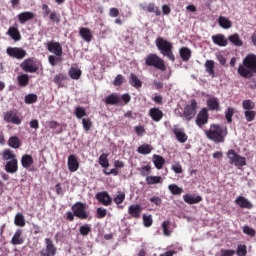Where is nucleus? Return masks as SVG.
I'll use <instances>...</instances> for the list:
<instances>
[{
	"instance_id": "obj_42",
	"label": "nucleus",
	"mask_w": 256,
	"mask_h": 256,
	"mask_svg": "<svg viewBox=\"0 0 256 256\" xmlns=\"http://www.w3.org/2000/svg\"><path fill=\"white\" fill-rule=\"evenodd\" d=\"M147 185H157L163 183L161 176H147L145 179Z\"/></svg>"
},
{
	"instance_id": "obj_2",
	"label": "nucleus",
	"mask_w": 256,
	"mask_h": 256,
	"mask_svg": "<svg viewBox=\"0 0 256 256\" xmlns=\"http://www.w3.org/2000/svg\"><path fill=\"white\" fill-rule=\"evenodd\" d=\"M205 135L214 143H224L225 137H227V128L219 124H211L209 130L205 131Z\"/></svg>"
},
{
	"instance_id": "obj_31",
	"label": "nucleus",
	"mask_w": 256,
	"mask_h": 256,
	"mask_svg": "<svg viewBox=\"0 0 256 256\" xmlns=\"http://www.w3.org/2000/svg\"><path fill=\"white\" fill-rule=\"evenodd\" d=\"M205 71L210 75V77H215V61L213 60H206L205 64Z\"/></svg>"
},
{
	"instance_id": "obj_22",
	"label": "nucleus",
	"mask_w": 256,
	"mask_h": 256,
	"mask_svg": "<svg viewBox=\"0 0 256 256\" xmlns=\"http://www.w3.org/2000/svg\"><path fill=\"white\" fill-rule=\"evenodd\" d=\"M17 18H18L19 23H21V25H25V23H27V21H31V20L35 19V13L30 12V11H24V12L18 14Z\"/></svg>"
},
{
	"instance_id": "obj_38",
	"label": "nucleus",
	"mask_w": 256,
	"mask_h": 256,
	"mask_svg": "<svg viewBox=\"0 0 256 256\" xmlns=\"http://www.w3.org/2000/svg\"><path fill=\"white\" fill-rule=\"evenodd\" d=\"M2 159L3 161H14V159H17V155L13 153V150L6 149L2 153Z\"/></svg>"
},
{
	"instance_id": "obj_43",
	"label": "nucleus",
	"mask_w": 256,
	"mask_h": 256,
	"mask_svg": "<svg viewBox=\"0 0 256 256\" xmlns=\"http://www.w3.org/2000/svg\"><path fill=\"white\" fill-rule=\"evenodd\" d=\"M151 151H153V148L149 144H143L137 149V152L140 153V155H149Z\"/></svg>"
},
{
	"instance_id": "obj_64",
	"label": "nucleus",
	"mask_w": 256,
	"mask_h": 256,
	"mask_svg": "<svg viewBox=\"0 0 256 256\" xmlns=\"http://www.w3.org/2000/svg\"><path fill=\"white\" fill-rule=\"evenodd\" d=\"M235 255V250L231 249H221L220 256H233Z\"/></svg>"
},
{
	"instance_id": "obj_23",
	"label": "nucleus",
	"mask_w": 256,
	"mask_h": 256,
	"mask_svg": "<svg viewBox=\"0 0 256 256\" xmlns=\"http://www.w3.org/2000/svg\"><path fill=\"white\" fill-rule=\"evenodd\" d=\"M212 41L214 45H217L218 47H227V45H229V40H227L223 34L213 35Z\"/></svg>"
},
{
	"instance_id": "obj_12",
	"label": "nucleus",
	"mask_w": 256,
	"mask_h": 256,
	"mask_svg": "<svg viewBox=\"0 0 256 256\" xmlns=\"http://www.w3.org/2000/svg\"><path fill=\"white\" fill-rule=\"evenodd\" d=\"M46 248L40 251L41 256H55L57 255V247L53 244V240L51 238L45 239Z\"/></svg>"
},
{
	"instance_id": "obj_63",
	"label": "nucleus",
	"mask_w": 256,
	"mask_h": 256,
	"mask_svg": "<svg viewBox=\"0 0 256 256\" xmlns=\"http://www.w3.org/2000/svg\"><path fill=\"white\" fill-rule=\"evenodd\" d=\"M96 213L98 215V219H105V217H107V209L105 208H97Z\"/></svg>"
},
{
	"instance_id": "obj_24",
	"label": "nucleus",
	"mask_w": 256,
	"mask_h": 256,
	"mask_svg": "<svg viewBox=\"0 0 256 256\" xmlns=\"http://www.w3.org/2000/svg\"><path fill=\"white\" fill-rule=\"evenodd\" d=\"M79 35L83 40L86 41V43H91V41H93V32H91V29L87 27H81L79 30Z\"/></svg>"
},
{
	"instance_id": "obj_34",
	"label": "nucleus",
	"mask_w": 256,
	"mask_h": 256,
	"mask_svg": "<svg viewBox=\"0 0 256 256\" xmlns=\"http://www.w3.org/2000/svg\"><path fill=\"white\" fill-rule=\"evenodd\" d=\"M129 83L132 87H135V89H141L143 87V82L141 81V79H138L137 75H135L134 73L130 74Z\"/></svg>"
},
{
	"instance_id": "obj_45",
	"label": "nucleus",
	"mask_w": 256,
	"mask_h": 256,
	"mask_svg": "<svg viewBox=\"0 0 256 256\" xmlns=\"http://www.w3.org/2000/svg\"><path fill=\"white\" fill-rule=\"evenodd\" d=\"M242 109L245 111H253V109H255V102L251 99L242 101Z\"/></svg>"
},
{
	"instance_id": "obj_1",
	"label": "nucleus",
	"mask_w": 256,
	"mask_h": 256,
	"mask_svg": "<svg viewBox=\"0 0 256 256\" xmlns=\"http://www.w3.org/2000/svg\"><path fill=\"white\" fill-rule=\"evenodd\" d=\"M237 73L244 79H252L256 74V55L248 54L243 60V64L238 66Z\"/></svg>"
},
{
	"instance_id": "obj_27",
	"label": "nucleus",
	"mask_w": 256,
	"mask_h": 256,
	"mask_svg": "<svg viewBox=\"0 0 256 256\" xmlns=\"http://www.w3.org/2000/svg\"><path fill=\"white\" fill-rule=\"evenodd\" d=\"M13 41H21V32L17 27H10L6 33Z\"/></svg>"
},
{
	"instance_id": "obj_8",
	"label": "nucleus",
	"mask_w": 256,
	"mask_h": 256,
	"mask_svg": "<svg viewBox=\"0 0 256 256\" xmlns=\"http://www.w3.org/2000/svg\"><path fill=\"white\" fill-rule=\"evenodd\" d=\"M197 109H199L197 100L191 99L190 104H187L183 111V117L186 119V121H192V119H195V115H197Z\"/></svg>"
},
{
	"instance_id": "obj_57",
	"label": "nucleus",
	"mask_w": 256,
	"mask_h": 256,
	"mask_svg": "<svg viewBox=\"0 0 256 256\" xmlns=\"http://www.w3.org/2000/svg\"><path fill=\"white\" fill-rule=\"evenodd\" d=\"M236 254L238 256H247V245L239 244L237 246Z\"/></svg>"
},
{
	"instance_id": "obj_5",
	"label": "nucleus",
	"mask_w": 256,
	"mask_h": 256,
	"mask_svg": "<svg viewBox=\"0 0 256 256\" xmlns=\"http://www.w3.org/2000/svg\"><path fill=\"white\" fill-rule=\"evenodd\" d=\"M226 157L229 165H234V167H237L238 169H241V167H245V165H247V158L239 155L233 149L228 150Z\"/></svg>"
},
{
	"instance_id": "obj_47",
	"label": "nucleus",
	"mask_w": 256,
	"mask_h": 256,
	"mask_svg": "<svg viewBox=\"0 0 256 256\" xmlns=\"http://www.w3.org/2000/svg\"><path fill=\"white\" fill-rule=\"evenodd\" d=\"M244 117L247 123H251L252 121H255V117H256L255 110H245Z\"/></svg>"
},
{
	"instance_id": "obj_58",
	"label": "nucleus",
	"mask_w": 256,
	"mask_h": 256,
	"mask_svg": "<svg viewBox=\"0 0 256 256\" xmlns=\"http://www.w3.org/2000/svg\"><path fill=\"white\" fill-rule=\"evenodd\" d=\"M99 165H101V167H104V168L109 167V159L107 158V154H102L99 157Z\"/></svg>"
},
{
	"instance_id": "obj_49",
	"label": "nucleus",
	"mask_w": 256,
	"mask_h": 256,
	"mask_svg": "<svg viewBox=\"0 0 256 256\" xmlns=\"http://www.w3.org/2000/svg\"><path fill=\"white\" fill-rule=\"evenodd\" d=\"M233 115H235V108L228 107L225 112V119L227 123H233Z\"/></svg>"
},
{
	"instance_id": "obj_56",
	"label": "nucleus",
	"mask_w": 256,
	"mask_h": 256,
	"mask_svg": "<svg viewBox=\"0 0 256 256\" xmlns=\"http://www.w3.org/2000/svg\"><path fill=\"white\" fill-rule=\"evenodd\" d=\"M82 125L84 131H91V127H93V122L89 118H83Z\"/></svg>"
},
{
	"instance_id": "obj_29",
	"label": "nucleus",
	"mask_w": 256,
	"mask_h": 256,
	"mask_svg": "<svg viewBox=\"0 0 256 256\" xmlns=\"http://www.w3.org/2000/svg\"><path fill=\"white\" fill-rule=\"evenodd\" d=\"M140 7L141 9H143V11H147L148 13H155L157 17L161 15V10L159 9V7L155 6V3H149L146 7L143 5H140Z\"/></svg>"
},
{
	"instance_id": "obj_51",
	"label": "nucleus",
	"mask_w": 256,
	"mask_h": 256,
	"mask_svg": "<svg viewBox=\"0 0 256 256\" xmlns=\"http://www.w3.org/2000/svg\"><path fill=\"white\" fill-rule=\"evenodd\" d=\"M168 189L172 195H181L183 193V188L178 187L177 184H170Z\"/></svg>"
},
{
	"instance_id": "obj_13",
	"label": "nucleus",
	"mask_w": 256,
	"mask_h": 256,
	"mask_svg": "<svg viewBox=\"0 0 256 256\" xmlns=\"http://www.w3.org/2000/svg\"><path fill=\"white\" fill-rule=\"evenodd\" d=\"M96 199L100 205H104V207H109L113 203V198L107 191L98 192L96 194Z\"/></svg>"
},
{
	"instance_id": "obj_7",
	"label": "nucleus",
	"mask_w": 256,
	"mask_h": 256,
	"mask_svg": "<svg viewBox=\"0 0 256 256\" xmlns=\"http://www.w3.org/2000/svg\"><path fill=\"white\" fill-rule=\"evenodd\" d=\"M20 68L25 73H37L39 71V61L33 57L27 58L21 62Z\"/></svg>"
},
{
	"instance_id": "obj_20",
	"label": "nucleus",
	"mask_w": 256,
	"mask_h": 256,
	"mask_svg": "<svg viewBox=\"0 0 256 256\" xmlns=\"http://www.w3.org/2000/svg\"><path fill=\"white\" fill-rule=\"evenodd\" d=\"M206 105L209 111H221V103L219 102V98L211 97L206 101Z\"/></svg>"
},
{
	"instance_id": "obj_26",
	"label": "nucleus",
	"mask_w": 256,
	"mask_h": 256,
	"mask_svg": "<svg viewBox=\"0 0 256 256\" xmlns=\"http://www.w3.org/2000/svg\"><path fill=\"white\" fill-rule=\"evenodd\" d=\"M104 103L106 105H119L121 103V96L119 94H110L105 98Z\"/></svg>"
},
{
	"instance_id": "obj_55",
	"label": "nucleus",
	"mask_w": 256,
	"mask_h": 256,
	"mask_svg": "<svg viewBox=\"0 0 256 256\" xmlns=\"http://www.w3.org/2000/svg\"><path fill=\"white\" fill-rule=\"evenodd\" d=\"M49 19L52 23H61V16L57 11H52L49 15Z\"/></svg>"
},
{
	"instance_id": "obj_21",
	"label": "nucleus",
	"mask_w": 256,
	"mask_h": 256,
	"mask_svg": "<svg viewBox=\"0 0 256 256\" xmlns=\"http://www.w3.org/2000/svg\"><path fill=\"white\" fill-rule=\"evenodd\" d=\"M236 205L241 209H253V203L249 201V199L245 198L244 196H239L235 199Z\"/></svg>"
},
{
	"instance_id": "obj_11",
	"label": "nucleus",
	"mask_w": 256,
	"mask_h": 256,
	"mask_svg": "<svg viewBox=\"0 0 256 256\" xmlns=\"http://www.w3.org/2000/svg\"><path fill=\"white\" fill-rule=\"evenodd\" d=\"M207 123H209V110L202 108L196 116V125L200 129H203L204 125H207Z\"/></svg>"
},
{
	"instance_id": "obj_15",
	"label": "nucleus",
	"mask_w": 256,
	"mask_h": 256,
	"mask_svg": "<svg viewBox=\"0 0 256 256\" xmlns=\"http://www.w3.org/2000/svg\"><path fill=\"white\" fill-rule=\"evenodd\" d=\"M141 213H143V208L140 204H132L128 207V214L133 219H139L141 218Z\"/></svg>"
},
{
	"instance_id": "obj_3",
	"label": "nucleus",
	"mask_w": 256,
	"mask_h": 256,
	"mask_svg": "<svg viewBox=\"0 0 256 256\" xmlns=\"http://www.w3.org/2000/svg\"><path fill=\"white\" fill-rule=\"evenodd\" d=\"M155 45L163 57H167L170 61H175V54H173V43L161 36L155 40Z\"/></svg>"
},
{
	"instance_id": "obj_62",
	"label": "nucleus",
	"mask_w": 256,
	"mask_h": 256,
	"mask_svg": "<svg viewBox=\"0 0 256 256\" xmlns=\"http://www.w3.org/2000/svg\"><path fill=\"white\" fill-rule=\"evenodd\" d=\"M143 224L144 227H151V225H153V218L151 217V215H143Z\"/></svg>"
},
{
	"instance_id": "obj_48",
	"label": "nucleus",
	"mask_w": 256,
	"mask_h": 256,
	"mask_svg": "<svg viewBox=\"0 0 256 256\" xmlns=\"http://www.w3.org/2000/svg\"><path fill=\"white\" fill-rule=\"evenodd\" d=\"M75 117L77 119H83V117H87V111L84 107L78 106L75 108Z\"/></svg>"
},
{
	"instance_id": "obj_54",
	"label": "nucleus",
	"mask_w": 256,
	"mask_h": 256,
	"mask_svg": "<svg viewBox=\"0 0 256 256\" xmlns=\"http://www.w3.org/2000/svg\"><path fill=\"white\" fill-rule=\"evenodd\" d=\"M115 205H121L125 201V192H118V194L113 199Z\"/></svg>"
},
{
	"instance_id": "obj_36",
	"label": "nucleus",
	"mask_w": 256,
	"mask_h": 256,
	"mask_svg": "<svg viewBox=\"0 0 256 256\" xmlns=\"http://www.w3.org/2000/svg\"><path fill=\"white\" fill-rule=\"evenodd\" d=\"M228 41H230L232 45H235V47H243V40H241V37H239L237 33L230 35Z\"/></svg>"
},
{
	"instance_id": "obj_44",
	"label": "nucleus",
	"mask_w": 256,
	"mask_h": 256,
	"mask_svg": "<svg viewBox=\"0 0 256 256\" xmlns=\"http://www.w3.org/2000/svg\"><path fill=\"white\" fill-rule=\"evenodd\" d=\"M14 223L17 227H25V216L23 213L16 214L14 218Z\"/></svg>"
},
{
	"instance_id": "obj_4",
	"label": "nucleus",
	"mask_w": 256,
	"mask_h": 256,
	"mask_svg": "<svg viewBox=\"0 0 256 256\" xmlns=\"http://www.w3.org/2000/svg\"><path fill=\"white\" fill-rule=\"evenodd\" d=\"M144 61L147 67H154V69H157L158 71H167L165 60L159 57L156 53L146 55Z\"/></svg>"
},
{
	"instance_id": "obj_18",
	"label": "nucleus",
	"mask_w": 256,
	"mask_h": 256,
	"mask_svg": "<svg viewBox=\"0 0 256 256\" xmlns=\"http://www.w3.org/2000/svg\"><path fill=\"white\" fill-rule=\"evenodd\" d=\"M148 115L152 119V121H154L155 123H159V121H161V119H163L164 117V114L161 111V109L157 107L150 108Z\"/></svg>"
},
{
	"instance_id": "obj_61",
	"label": "nucleus",
	"mask_w": 256,
	"mask_h": 256,
	"mask_svg": "<svg viewBox=\"0 0 256 256\" xmlns=\"http://www.w3.org/2000/svg\"><path fill=\"white\" fill-rule=\"evenodd\" d=\"M243 233H245V235H249V237H255V235H256L255 229H253L249 226L243 227Z\"/></svg>"
},
{
	"instance_id": "obj_35",
	"label": "nucleus",
	"mask_w": 256,
	"mask_h": 256,
	"mask_svg": "<svg viewBox=\"0 0 256 256\" xmlns=\"http://www.w3.org/2000/svg\"><path fill=\"white\" fill-rule=\"evenodd\" d=\"M82 74L83 72L81 71V69L75 67H71L68 71L69 77H71L75 81H79V79H81Z\"/></svg>"
},
{
	"instance_id": "obj_25",
	"label": "nucleus",
	"mask_w": 256,
	"mask_h": 256,
	"mask_svg": "<svg viewBox=\"0 0 256 256\" xmlns=\"http://www.w3.org/2000/svg\"><path fill=\"white\" fill-rule=\"evenodd\" d=\"M23 243H25V238H23V230L17 229L11 239V244L12 245H23Z\"/></svg>"
},
{
	"instance_id": "obj_37",
	"label": "nucleus",
	"mask_w": 256,
	"mask_h": 256,
	"mask_svg": "<svg viewBox=\"0 0 256 256\" xmlns=\"http://www.w3.org/2000/svg\"><path fill=\"white\" fill-rule=\"evenodd\" d=\"M179 55L182 61L187 62L189 61V59H191V49L187 47H182L179 49Z\"/></svg>"
},
{
	"instance_id": "obj_28",
	"label": "nucleus",
	"mask_w": 256,
	"mask_h": 256,
	"mask_svg": "<svg viewBox=\"0 0 256 256\" xmlns=\"http://www.w3.org/2000/svg\"><path fill=\"white\" fill-rule=\"evenodd\" d=\"M173 133L176 136V139H177V141H179V143L187 142L188 137H187V134H185V132H183V129L174 128Z\"/></svg>"
},
{
	"instance_id": "obj_16",
	"label": "nucleus",
	"mask_w": 256,
	"mask_h": 256,
	"mask_svg": "<svg viewBox=\"0 0 256 256\" xmlns=\"http://www.w3.org/2000/svg\"><path fill=\"white\" fill-rule=\"evenodd\" d=\"M4 169L6 173L14 175V173L19 171V161L17 159L7 161Z\"/></svg>"
},
{
	"instance_id": "obj_33",
	"label": "nucleus",
	"mask_w": 256,
	"mask_h": 256,
	"mask_svg": "<svg viewBox=\"0 0 256 256\" xmlns=\"http://www.w3.org/2000/svg\"><path fill=\"white\" fill-rule=\"evenodd\" d=\"M183 199H184L185 203H188V205H195V204L201 203V201H203V198L201 196L193 197L189 194L184 195Z\"/></svg>"
},
{
	"instance_id": "obj_60",
	"label": "nucleus",
	"mask_w": 256,
	"mask_h": 256,
	"mask_svg": "<svg viewBox=\"0 0 256 256\" xmlns=\"http://www.w3.org/2000/svg\"><path fill=\"white\" fill-rule=\"evenodd\" d=\"M151 173V165L142 166L140 168V175L142 177H147Z\"/></svg>"
},
{
	"instance_id": "obj_19",
	"label": "nucleus",
	"mask_w": 256,
	"mask_h": 256,
	"mask_svg": "<svg viewBox=\"0 0 256 256\" xmlns=\"http://www.w3.org/2000/svg\"><path fill=\"white\" fill-rule=\"evenodd\" d=\"M67 166L71 173H75V171L79 170V161L77 160V156H75V154L68 156Z\"/></svg>"
},
{
	"instance_id": "obj_50",
	"label": "nucleus",
	"mask_w": 256,
	"mask_h": 256,
	"mask_svg": "<svg viewBox=\"0 0 256 256\" xmlns=\"http://www.w3.org/2000/svg\"><path fill=\"white\" fill-rule=\"evenodd\" d=\"M169 227H171V221L165 220L162 222V231L166 237L171 236V231L169 230Z\"/></svg>"
},
{
	"instance_id": "obj_32",
	"label": "nucleus",
	"mask_w": 256,
	"mask_h": 256,
	"mask_svg": "<svg viewBox=\"0 0 256 256\" xmlns=\"http://www.w3.org/2000/svg\"><path fill=\"white\" fill-rule=\"evenodd\" d=\"M218 24L220 25V27H222V29H231L233 27V23L231 22V20H229V18L225 16H219Z\"/></svg>"
},
{
	"instance_id": "obj_9",
	"label": "nucleus",
	"mask_w": 256,
	"mask_h": 256,
	"mask_svg": "<svg viewBox=\"0 0 256 256\" xmlns=\"http://www.w3.org/2000/svg\"><path fill=\"white\" fill-rule=\"evenodd\" d=\"M3 119L5 123H12V125H21L23 119L19 115V111L17 109L9 110L4 112Z\"/></svg>"
},
{
	"instance_id": "obj_40",
	"label": "nucleus",
	"mask_w": 256,
	"mask_h": 256,
	"mask_svg": "<svg viewBox=\"0 0 256 256\" xmlns=\"http://www.w3.org/2000/svg\"><path fill=\"white\" fill-rule=\"evenodd\" d=\"M19 87H27L29 85V74H21L17 76Z\"/></svg>"
},
{
	"instance_id": "obj_46",
	"label": "nucleus",
	"mask_w": 256,
	"mask_h": 256,
	"mask_svg": "<svg viewBox=\"0 0 256 256\" xmlns=\"http://www.w3.org/2000/svg\"><path fill=\"white\" fill-rule=\"evenodd\" d=\"M79 233L82 237H87L91 233V224H83L79 227Z\"/></svg>"
},
{
	"instance_id": "obj_52",
	"label": "nucleus",
	"mask_w": 256,
	"mask_h": 256,
	"mask_svg": "<svg viewBox=\"0 0 256 256\" xmlns=\"http://www.w3.org/2000/svg\"><path fill=\"white\" fill-rule=\"evenodd\" d=\"M24 102L26 103V105H33V103H37V95L27 94L24 98Z\"/></svg>"
},
{
	"instance_id": "obj_41",
	"label": "nucleus",
	"mask_w": 256,
	"mask_h": 256,
	"mask_svg": "<svg viewBox=\"0 0 256 256\" xmlns=\"http://www.w3.org/2000/svg\"><path fill=\"white\" fill-rule=\"evenodd\" d=\"M8 145L12 147V149H19V147H21V140H19L17 136H11L8 140Z\"/></svg>"
},
{
	"instance_id": "obj_6",
	"label": "nucleus",
	"mask_w": 256,
	"mask_h": 256,
	"mask_svg": "<svg viewBox=\"0 0 256 256\" xmlns=\"http://www.w3.org/2000/svg\"><path fill=\"white\" fill-rule=\"evenodd\" d=\"M72 213H74L75 217L77 219H80L81 221H91V216H89V212H87V205L83 202H76L72 207H71Z\"/></svg>"
},
{
	"instance_id": "obj_14",
	"label": "nucleus",
	"mask_w": 256,
	"mask_h": 256,
	"mask_svg": "<svg viewBox=\"0 0 256 256\" xmlns=\"http://www.w3.org/2000/svg\"><path fill=\"white\" fill-rule=\"evenodd\" d=\"M46 48L50 53H53L54 55H56V57L63 56V46H61V43L59 42L49 41L46 44Z\"/></svg>"
},
{
	"instance_id": "obj_59",
	"label": "nucleus",
	"mask_w": 256,
	"mask_h": 256,
	"mask_svg": "<svg viewBox=\"0 0 256 256\" xmlns=\"http://www.w3.org/2000/svg\"><path fill=\"white\" fill-rule=\"evenodd\" d=\"M124 81H125V77H123V75H121V74H118L113 81V85L115 87H121L123 85Z\"/></svg>"
},
{
	"instance_id": "obj_17",
	"label": "nucleus",
	"mask_w": 256,
	"mask_h": 256,
	"mask_svg": "<svg viewBox=\"0 0 256 256\" xmlns=\"http://www.w3.org/2000/svg\"><path fill=\"white\" fill-rule=\"evenodd\" d=\"M53 81L58 87L62 89H67V82L69 81V77H67L63 73H59L56 76H54Z\"/></svg>"
},
{
	"instance_id": "obj_39",
	"label": "nucleus",
	"mask_w": 256,
	"mask_h": 256,
	"mask_svg": "<svg viewBox=\"0 0 256 256\" xmlns=\"http://www.w3.org/2000/svg\"><path fill=\"white\" fill-rule=\"evenodd\" d=\"M153 159V163L156 169H163V166L165 165V158L160 155L154 154Z\"/></svg>"
},
{
	"instance_id": "obj_10",
	"label": "nucleus",
	"mask_w": 256,
	"mask_h": 256,
	"mask_svg": "<svg viewBox=\"0 0 256 256\" xmlns=\"http://www.w3.org/2000/svg\"><path fill=\"white\" fill-rule=\"evenodd\" d=\"M6 53L7 55H9V57H12L13 59H18L19 61L27 57V51L19 47H8L6 49Z\"/></svg>"
},
{
	"instance_id": "obj_30",
	"label": "nucleus",
	"mask_w": 256,
	"mask_h": 256,
	"mask_svg": "<svg viewBox=\"0 0 256 256\" xmlns=\"http://www.w3.org/2000/svg\"><path fill=\"white\" fill-rule=\"evenodd\" d=\"M34 160H33V156H31V154H24L21 158V165L24 169H29V167H31V165H33Z\"/></svg>"
},
{
	"instance_id": "obj_53",
	"label": "nucleus",
	"mask_w": 256,
	"mask_h": 256,
	"mask_svg": "<svg viewBox=\"0 0 256 256\" xmlns=\"http://www.w3.org/2000/svg\"><path fill=\"white\" fill-rule=\"evenodd\" d=\"M48 61L52 67H55V65H57V63H61L62 59H61V56L50 55L48 57Z\"/></svg>"
}]
</instances>
